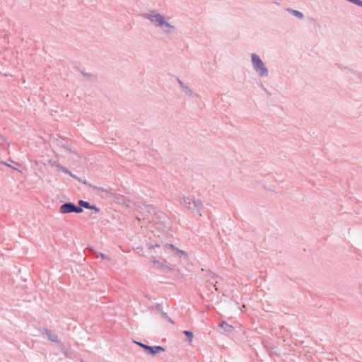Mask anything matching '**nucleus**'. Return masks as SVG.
Returning a JSON list of instances; mask_svg holds the SVG:
<instances>
[{"label":"nucleus","mask_w":362,"mask_h":362,"mask_svg":"<svg viewBox=\"0 0 362 362\" xmlns=\"http://www.w3.org/2000/svg\"><path fill=\"white\" fill-rule=\"evenodd\" d=\"M150 25L160 31L166 39L171 40L177 33L176 26L168 21V17L160 13L158 10L153 9L143 14Z\"/></svg>","instance_id":"obj_1"},{"label":"nucleus","mask_w":362,"mask_h":362,"mask_svg":"<svg viewBox=\"0 0 362 362\" xmlns=\"http://www.w3.org/2000/svg\"><path fill=\"white\" fill-rule=\"evenodd\" d=\"M137 211L139 214L136 216V219L139 221L143 220L144 221L151 223L153 221L154 216H158V217H160L157 209L153 205H146L143 204H138Z\"/></svg>","instance_id":"obj_2"},{"label":"nucleus","mask_w":362,"mask_h":362,"mask_svg":"<svg viewBox=\"0 0 362 362\" xmlns=\"http://www.w3.org/2000/svg\"><path fill=\"white\" fill-rule=\"evenodd\" d=\"M251 64L253 70L259 77L265 78L269 76V69L257 54H251Z\"/></svg>","instance_id":"obj_3"},{"label":"nucleus","mask_w":362,"mask_h":362,"mask_svg":"<svg viewBox=\"0 0 362 362\" xmlns=\"http://www.w3.org/2000/svg\"><path fill=\"white\" fill-rule=\"evenodd\" d=\"M180 204L187 209L190 210L192 213L202 216V209L203 207V202L202 200L183 196Z\"/></svg>","instance_id":"obj_4"},{"label":"nucleus","mask_w":362,"mask_h":362,"mask_svg":"<svg viewBox=\"0 0 362 362\" xmlns=\"http://www.w3.org/2000/svg\"><path fill=\"white\" fill-rule=\"evenodd\" d=\"M59 211L61 214H68V213H77L80 214L83 212V209L76 206L72 202H67L62 204L60 206Z\"/></svg>","instance_id":"obj_5"},{"label":"nucleus","mask_w":362,"mask_h":362,"mask_svg":"<svg viewBox=\"0 0 362 362\" xmlns=\"http://www.w3.org/2000/svg\"><path fill=\"white\" fill-rule=\"evenodd\" d=\"M134 342L151 355H155L157 353H158L159 351H165L164 348L161 346H151L144 344L141 342H138V341H134Z\"/></svg>","instance_id":"obj_6"},{"label":"nucleus","mask_w":362,"mask_h":362,"mask_svg":"<svg viewBox=\"0 0 362 362\" xmlns=\"http://www.w3.org/2000/svg\"><path fill=\"white\" fill-rule=\"evenodd\" d=\"M69 175L71 177H72L73 178L77 180L80 182H83L84 184L88 185L90 187H93L94 189H99V190L105 192L110 198H115V194L114 193H112L109 189H105V188H103V187H98L97 186H93L91 184H88L86 181H82V180L80 177H78L76 175L73 174L72 173H71V175Z\"/></svg>","instance_id":"obj_7"},{"label":"nucleus","mask_w":362,"mask_h":362,"mask_svg":"<svg viewBox=\"0 0 362 362\" xmlns=\"http://www.w3.org/2000/svg\"><path fill=\"white\" fill-rule=\"evenodd\" d=\"M69 175L71 177H72L73 178L77 180L80 182H83L84 184L88 185L90 187H93L94 189H99V190L105 192L110 198H115V194L114 193H112L109 189H105V188H103V187H98L97 186H93L91 184H88L86 181H82V180L80 177H78L76 175L73 174L72 173H71V175Z\"/></svg>","instance_id":"obj_8"},{"label":"nucleus","mask_w":362,"mask_h":362,"mask_svg":"<svg viewBox=\"0 0 362 362\" xmlns=\"http://www.w3.org/2000/svg\"><path fill=\"white\" fill-rule=\"evenodd\" d=\"M42 332L46 334L47 339L52 342H59L57 335L48 329H43Z\"/></svg>","instance_id":"obj_9"},{"label":"nucleus","mask_w":362,"mask_h":362,"mask_svg":"<svg viewBox=\"0 0 362 362\" xmlns=\"http://www.w3.org/2000/svg\"><path fill=\"white\" fill-rule=\"evenodd\" d=\"M286 11L298 19H303L304 18L303 13L299 11L291 8H287Z\"/></svg>","instance_id":"obj_10"},{"label":"nucleus","mask_w":362,"mask_h":362,"mask_svg":"<svg viewBox=\"0 0 362 362\" xmlns=\"http://www.w3.org/2000/svg\"><path fill=\"white\" fill-rule=\"evenodd\" d=\"M182 92L189 97H199L188 86L183 87Z\"/></svg>","instance_id":"obj_11"},{"label":"nucleus","mask_w":362,"mask_h":362,"mask_svg":"<svg viewBox=\"0 0 362 362\" xmlns=\"http://www.w3.org/2000/svg\"><path fill=\"white\" fill-rule=\"evenodd\" d=\"M152 262H153L154 264H156L158 267L163 269V270L165 272H170V271H172V269L170 267H169L168 266H167V265L160 262L157 259H153V260H152Z\"/></svg>","instance_id":"obj_12"},{"label":"nucleus","mask_w":362,"mask_h":362,"mask_svg":"<svg viewBox=\"0 0 362 362\" xmlns=\"http://www.w3.org/2000/svg\"><path fill=\"white\" fill-rule=\"evenodd\" d=\"M160 308H161V306L160 304H158L156 305V308L160 311V314H161L162 317L163 318H165L166 320H168V322H169L170 323L174 324V322L168 317V315H167V313L161 310Z\"/></svg>","instance_id":"obj_13"},{"label":"nucleus","mask_w":362,"mask_h":362,"mask_svg":"<svg viewBox=\"0 0 362 362\" xmlns=\"http://www.w3.org/2000/svg\"><path fill=\"white\" fill-rule=\"evenodd\" d=\"M166 247H170L172 248L173 250H174L175 251H176V252L177 254H180V255H185V257L187 256V253L183 251V250H179L178 248H177L175 246H174L173 245H171V244H167L165 245Z\"/></svg>","instance_id":"obj_14"},{"label":"nucleus","mask_w":362,"mask_h":362,"mask_svg":"<svg viewBox=\"0 0 362 362\" xmlns=\"http://www.w3.org/2000/svg\"><path fill=\"white\" fill-rule=\"evenodd\" d=\"M221 327L223 328V329L226 332H230L232 329H233V327L230 325H228L227 322H226L225 321H223L221 325Z\"/></svg>","instance_id":"obj_15"},{"label":"nucleus","mask_w":362,"mask_h":362,"mask_svg":"<svg viewBox=\"0 0 362 362\" xmlns=\"http://www.w3.org/2000/svg\"><path fill=\"white\" fill-rule=\"evenodd\" d=\"M184 334L187 337V340L189 343H191L193 341L194 335L192 332L191 331H184Z\"/></svg>","instance_id":"obj_16"},{"label":"nucleus","mask_w":362,"mask_h":362,"mask_svg":"<svg viewBox=\"0 0 362 362\" xmlns=\"http://www.w3.org/2000/svg\"><path fill=\"white\" fill-rule=\"evenodd\" d=\"M78 204H79V207L82 208V207H84L86 209H90V204L89 202H86V201H83V200H80L78 202Z\"/></svg>","instance_id":"obj_17"},{"label":"nucleus","mask_w":362,"mask_h":362,"mask_svg":"<svg viewBox=\"0 0 362 362\" xmlns=\"http://www.w3.org/2000/svg\"><path fill=\"white\" fill-rule=\"evenodd\" d=\"M57 168L64 173L71 175V172L70 170H69L66 168L62 166L60 164L57 165Z\"/></svg>","instance_id":"obj_18"},{"label":"nucleus","mask_w":362,"mask_h":362,"mask_svg":"<svg viewBox=\"0 0 362 362\" xmlns=\"http://www.w3.org/2000/svg\"><path fill=\"white\" fill-rule=\"evenodd\" d=\"M48 164L50 165H53V166H55L57 168V165H59V163H57L56 160H54V159H50L48 160Z\"/></svg>","instance_id":"obj_19"},{"label":"nucleus","mask_w":362,"mask_h":362,"mask_svg":"<svg viewBox=\"0 0 362 362\" xmlns=\"http://www.w3.org/2000/svg\"><path fill=\"white\" fill-rule=\"evenodd\" d=\"M98 256H100L102 259L110 260V257L103 253H101V252L98 253Z\"/></svg>","instance_id":"obj_20"},{"label":"nucleus","mask_w":362,"mask_h":362,"mask_svg":"<svg viewBox=\"0 0 362 362\" xmlns=\"http://www.w3.org/2000/svg\"><path fill=\"white\" fill-rule=\"evenodd\" d=\"M147 246L149 250L150 249L154 250L155 248L160 247V245L158 244H155V245L147 244Z\"/></svg>","instance_id":"obj_21"},{"label":"nucleus","mask_w":362,"mask_h":362,"mask_svg":"<svg viewBox=\"0 0 362 362\" xmlns=\"http://www.w3.org/2000/svg\"><path fill=\"white\" fill-rule=\"evenodd\" d=\"M177 83L181 88V90L183 89V87H185L187 85H185L182 81H181L179 78H177Z\"/></svg>","instance_id":"obj_22"},{"label":"nucleus","mask_w":362,"mask_h":362,"mask_svg":"<svg viewBox=\"0 0 362 362\" xmlns=\"http://www.w3.org/2000/svg\"><path fill=\"white\" fill-rule=\"evenodd\" d=\"M62 146L66 148V151H68L70 153H73L71 148L69 145H68L67 144H62Z\"/></svg>","instance_id":"obj_23"},{"label":"nucleus","mask_w":362,"mask_h":362,"mask_svg":"<svg viewBox=\"0 0 362 362\" xmlns=\"http://www.w3.org/2000/svg\"><path fill=\"white\" fill-rule=\"evenodd\" d=\"M89 209H93L96 212H98L100 211V209L94 205H90V208Z\"/></svg>","instance_id":"obj_24"},{"label":"nucleus","mask_w":362,"mask_h":362,"mask_svg":"<svg viewBox=\"0 0 362 362\" xmlns=\"http://www.w3.org/2000/svg\"><path fill=\"white\" fill-rule=\"evenodd\" d=\"M216 283H217L216 281L215 283H214V282H211V283H210L211 285H213V286H214V287H215L216 290H217V288L216 287Z\"/></svg>","instance_id":"obj_25"},{"label":"nucleus","mask_w":362,"mask_h":362,"mask_svg":"<svg viewBox=\"0 0 362 362\" xmlns=\"http://www.w3.org/2000/svg\"><path fill=\"white\" fill-rule=\"evenodd\" d=\"M5 141V139L4 138V136L0 135V141Z\"/></svg>","instance_id":"obj_26"},{"label":"nucleus","mask_w":362,"mask_h":362,"mask_svg":"<svg viewBox=\"0 0 362 362\" xmlns=\"http://www.w3.org/2000/svg\"><path fill=\"white\" fill-rule=\"evenodd\" d=\"M209 276L212 277H215V274L214 273H209Z\"/></svg>","instance_id":"obj_27"},{"label":"nucleus","mask_w":362,"mask_h":362,"mask_svg":"<svg viewBox=\"0 0 362 362\" xmlns=\"http://www.w3.org/2000/svg\"><path fill=\"white\" fill-rule=\"evenodd\" d=\"M271 354H276V353L274 351H272Z\"/></svg>","instance_id":"obj_28"}]
</instances>
